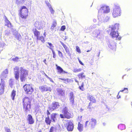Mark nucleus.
<instances>
[{
	"instance_id": "nucleus-1",
	"label": "nucleus",
	"mask_w": 132,
	"mask_h": 132,
	"mask_svg": "<svg viewBox=\"0 0 132 132\" xmlns=\"http://www.w3.org/2000/svg\"><path fill=\"white\" fill-rule=\"evenodd\" d=\"M63 114H60V116L62 118H67L69 119L72 117V116L69 112L68 109L67 107L64 106L62 110Z\"/></svg>"
},
{
	"instance_id": "nucleus-2",
	"label": "nucleus",
	"mask_w": 132,
	"mask_h": 132,
	"mask_svg": "<svg viewBox=\"0 0 132 132\" xmlns=\"http://www.w3.org/2000/svg\"><path fill=\"white\" fill-rule=\"evenodd\" d=\"M23 108L25 112H27L30 109V102L29 98L25 97L23 100Z\"/></svg>"
},
{
	"instance_id": "nucleus-3",
	"label": "nucleus",
	"mask_w": 132,
	"mask_h": 132,
	"mask_svg": "<svg viewBox=\"0 0 132 132\" xmlns=\"http://www.w3.org/2000/svg\"><path fill=\"white\" fill-rule=\"evenodd\" d=\"M119 25V24L116 23L111 27V30L110 35L113 38H117L119 35L118 32Z\"/></svg>"
},
{
	"instance_id": "nucleus-4",
	"label": "nucleus",
	"mask_w": 132,
	"mask_h": 132,
	"mask_svg": "<svg viewBox=\"0 0 132 132\" xmlns=\"http://www.w3.org/2000/svg\"><path fill=\"white\" fill-rule=\"evenodd\" d=\"M20 78L21 81L22 82H24L27 79L28 75V71L22 67L20 68Z\"/></svg>"
},
{
	"instance_id": "nucleus-5",
	"label": "nucleus",
	"mask_w": 132,
	"mask_h": 132,
	"mask_svg": "<svg viewBox=\"0 0 132 132\" xmlns=\"http://www.w3.org/2000/svg\"><path fill=\"white\" fill-rule=\"evenodd\" d=\"M91 35L93 37L97 38L101 40H102L104 37V36L102 32L98 30H95Z\"/></svg>"
},
{
	"instance_id": "nucleus-6",
	"label": "nucleus",
	"mask_w": 132,
	"mask_h": 132,
	"mask_svg": "<svg viewBox=\"0 0 132 132\" xmlns=\"http://www.w3.org/2000/svg\"><path fill=\"white\" fill-rule=\"evenodd\" d=\"M114 6L112 11V14L114 18H116L120 16L121 10L118 4H115Z\"/></svg>"
},
{
	"instance_id": "nucleus-7",
	"label": "nucleus",
	"mask_w": 132,
	"mask_h": 132,
	"mask_svg": "<svg viewBox=\"0 0 132 132\" xmlns=\"http://www.w3.org/2000/svg\"><path fill=\"white\" fill-rule=\"evenodd\" d=\"M20 16L22 18L26 19L28 15V11L26 6H23L20 9Z\"/></svg>"
},
{
	"instance_id": "nucleus-8",
	"label": "nucleus",
	"mask_w": 132,
	"mask_h": 132,
	"mask_svg": "<svg viewBox=\"0 0 132 132\" xmlns=\"http://www.w3.org/2000/svg\"><path fill=\"white\" fill-rule=\"evenodd\" d=\"M10 27L11 31L13 32V34L15 36V37L18 40L20 41L21 38V36L18 33L15 29L12 28L13 27V26L11 24L10 22L9 21V27Z\"/></svg>"
},
{
	"instance_id": "nucleus-9",
	"label": "nucleus",
	"mask_w": 132,
	"mask_h": 132,
	"mask_svg": "<svg viewBox=\"0 0 132 132\" xmlns=\"http://www.w3.org/2000/svg\"><path fill=\"white\" fill-rule=\"evenodd\" d=\"M64 125L69 131H72L74 128V125L72 121L70 120H67L64 123Z\"/></svg>"
},
{
	"instance_id": "nucleus-10",
	"label": "nucleus",
	"mask_w": 132,
	"mask_h": 132,
	"mask_svg": "<svg viewBox=\"0 0 132 132\" xmlns=\"http://www.w3.org/2000/svg\"><path fill=\"white\" fill-rule=\"evenodd\" d=\"M57 93L59 96V98L62 101H64L66 99L64 91L60 89H57Z\"/></svg>"
},
{
	"instance_id": "nucleus-11",
	"label": "nucleus",
	"mask_w": 132,
	"mask_h": 132,
	"mask_svg": "<svg viewBox=\"0 0 132 132\" xmlns=\"http://www.w3.org/2000/svg\"><path fill=\"white\" fill-rule=\"evenodd\" d=\"M98 18L99 20L98 24V26L100 25L103 22L105 23L108 21L110 19V17L108 16L104 18L103 15H98Z\"/></svg>"
},
{
	"instance_id": "nucleus-12",
	"label": "nucleus",
	"mask_w": 132,
	"mask_h": 132,
	"mask_svg": "<svg viewBox=\"0 0 132 132\" xmlns=\"http://www.w3.org/2000/svg\"><path fill=\"white\" fill-rule=\"evenodd\" d=\"M24 90L28 94H30L34 91L33 88L30 85L26 84L23 86Z\"/></svg>"
},
{
	"instance_id": "nucleus-13",
	"label": "nucleus",
	"mask_w": 132,
	"mask_h": 132,
	"mask_svg": "<svg viewBox=\"0 0 132 132\" xmlns=\"http://www.w3.org/2000/svg\"><path fill=\"white\" fill-rule=\"evenodd\" d=\"M45 23L44 21H37L35 23V26L38 29H40L45 26Z\"/></svg>"
},
{
	"instance_id": "nucleus-14",
	"label": "nucleus",
	"mask_w": 132,
	"mask_h": 132,
	"mask_svg": "<svg viewBox=\"0 0 132 132\" xmlns=\"http://www.w3.org/2000/svg\"><path fill=\"white\" fill-rule=\"evenodd\" d=\"M60 106L59 102H54L49 108L50 111H52L57 109Z\"/></svg>"
},
{
	"instance_id": "nucleus-15",
	"label": "nucleus",
	"mask_w": 132,
	"mask_h": 132,
	"mask_svg": "<svg viewBox=\"0 0 132 132\" xmlns=\"http://www.w3.org/2000/svg\"><path fill=\"white\" fill-rule=\"evenodd\" d=\"M98 11L99 12L101 11L103 13H108L110 12V9L109 6H104L101 7Z\"/></svg>"
},
{
	"instance_id": "nucleus-16",
	"label": "nucleus",
	"mask_w": 132,
	"mask_h": 132,
	"mask_svg": "<svg viewBox=\"0 0 132 132\" xmlns=\"http://www.w3.org/2000/svg\"><path fill=\"white\" fill-rule=\"evenodd\" d=\"M14 73L15 77L16 80L19 79V68L18 66H15L14 68Z\"/></svg>"
},
{
	"instance_id": "nucleus-17",
	"label": "nucleus",
	"mask_w": 132,
	"mask_h": 132,
	"mask_svg": "<svg viewBox=\"0 0 132 132\" xmlns=\"http://www.w3.org/2000/svg\"><path fill=\"white\" fill-rule=\"evenodd\" d=\"M8 74V70L7 69H6L2 73L0 76V78H1V81L2 83L4 82L3 81L7 76Z\"/></svg>"
},
{
	"instance_id": "nucleus-18",
	"label": "nucleus",
	"mask_w": 132,
	"mask_h": 132,
	"mask_svg": "<svg viewBox=\"0 0 132 132\" xmlns=\"http://www.w3.org/2000/svg\"><path fill=\"white\" fill-rule=\"evenodd\" d=\"M39 89L42 92L44 91L51 92L52 90V89L50 87L47 86L46 85L40 86L39 87Z\"/></svg>"
},
{
	"instance_id": "nucleus-19",
	"label": "nucleus",
	"mask_w": 132,
	"mask_h": 132,
	"mask_svg": "<svg viewBox=\"0 0 132 132\" xmlns=\"http://www.w3.org/2000/svg\"><path fill=\"white\" fill-rule=\"evenodd\" d=\"M27 121L28 123L30 124H33L34 122V121L32 117L30 114L28 115L27 116Z\"/></svg>"
},
{
	"instance_id": "nucleus-20",
	"label": "nucleus",
	"mask_w": 132,
	"mask_h": 132,
	"mask_svg": "<svg viewBox=\"0 0 132 132\" xmlns=\"http://www.w3.org/2000/svg\"><path fill=\"white\" fill-rule=\"evenodd\" d=\"M116 43L114 41H110L108 44L109 47L111 49L114 50L116 47Z\"/></svg>"
},
{
	"instance_id": "nucleus-21",
	"label": "nucleus",
	"mask_w": 132,
	"mask_h": 132,
	"mask_svg": "<svg viewBox=\"0 0 132 132\" xmlns=\"http://www.w3.org/2000/svg\"><path fill=\"white\" fill-rule=\"evenodd\" d=\"M89 125H90L91 128H94L96 125V120L94 118H92L91 119L90 122H89Z\"/></svg>"
},
{
	"instance_id": "nucleus-22",
	"label": "nucleus",
	"mask_w": 132,
	"mask_h": 132,
	"mask_svg": "<svg viewBox=\"0 0 132 132\" xmlns=\"http://www.w3.org/2000/svg\"><path fill=\"white\" fill-rule=\"evenodd\" d=\"M58 115V114L56 113H52L51 116V119L52 122H55L57 120L56 117Z\"/></svg>"
},
{
	"instance_id": "nucleus-23",
	"label": "nucleus",
	"mask_w": 132,
	"mask_h": 132,
	"mask_svg": "<svg viewBox=\"0 0 132 132\" xmlns=\"http://www.w3.org/2000/svg\"><path fill=\"white\" fill-rule=\"evenodd\" d=\"M56 68L58 70V72L60 73L61 74L62 72L65 73H67L65 71H64L63 69L60 66H58L56 64Z\"/></svg>"
},
{
	"instance_id": "nucleus-24",
	"label": "nucleus",
	"mask_w": 132,
	"mask_h": 132,
	"mask_svg": "<svg viewBox=\"0 0 132 132\" xmlns=\"http://www.w3.org/2000/svg\"><path fill=\"white\" fill-rule=\"evenodd\" d=\"M5 86V84L4 82L2 83V86L0 89V94L1 95L3 93L4 87Z\"/></svg>"
},
{
	"instance_id": "nucleus-25",
	"label": "nucleus",
	"mask_w": 132,
	"mask_h": 132,
	"mask_svg": "<svg viewBox=\"0 0 132 132\" xmlns=\"http://www.w3.org/2000/svg\"><path fill=\"white\" fill-rule=\"evenodd\" d=\"M88 99L93 103L96 102V100L95 98L93 96L89 95L88 97Z\"/></svg>"
},
{
	"instance_id": "nucleus-26",
	"label": "nucleus",
	"mask_w": 132,
	"mask_h": 132,
	"mask_svg": "<svg viewBox=\"0 0 132 132\" xmlns=\"http://www.w3.org/2000/svg\"><path fill=\"white\" fill-rule=\"evenodd\" d=\"M52 121L51 119H50L49 118V116L48 117H46L45 118V122L47 125H50Z\"/></svg>"
},
{
	"instance_id": "nucleus-27",
	"label": "nucleus",
	"mask_w": 132,
	"mask_h": 132,
	"mask_svg": "<svg viewBox=\"0 0 132 132\" xmlns=\"http://www.w3.org/2000/svg\"><path fill=\"white\" fill-rule=\"evenodd\" d=\"M83 128V125L81 124L79 122L78 127V129L81 132L82 131Z\"/></svg>"
},
{
	"instance_id": "nucleus-28",
	"label": "nucleus",
	"mask_w": 132,
	"mask_h": 132,
	"mask_svg": "<svg viewBox=\"0 0 132 132\" xmlns=\"http://www.w3.org/2000/svg\"><path fill=\"white\" fill-rule=\"evenodd\" d=\"M57 24L56 21L55 20H53V23L52 24V26L51 27V29L52 30H53L54 28L56 26Z\"/></svg>"
},
{
	"instance_id": "nucleus-29",
	"label": "nucleus",
	"mask_w": 132,
	"mask_h": 132,
	"mask_svg": "<svg viewBox=\"0 0 132 132\" xmlns=\"http://www.w3.org/2000/svg\"><path fill=\"white\" fill-rule=\"evenodd\" d=\"M84 73H79L78 75V76L79 79H82L83 78L85 79V78L86 76L85 75H84Z\"/></svg>"
},
{
	"instance_id": "nucleus-30",
	"label": "nucleus",
	"mask_w": 132,
	"mask_h": 132,
	"mask_svg": "<svg viewBox=\"0 0 132 132\" xmlns=\"http://www.w3.org/2000/svg\"><path fill=\"white\" fill-rule=\"evenodd\" d=\"M118 128L121 130H122L125 129V126L123 124H120L118 125Z\"/></svg>"
},
{
	"instance_id": "nucleus-31",
	"label": "nucleus",
	"mask_w": 132,
	"mask_h": 132,
	"mask_svg": "<svg viewBox=\"0 0 132 132\" xmlns=\"http://www.w3.org/2000/svg\"><path fill=\"white\" fill-rule=\"evenodd\" d=\"M70 104H71V106L74 107L76 106V104L74 103V99H70Z\"/></svg>"
},
{
	"instance_id": "nucleus-32",
	"label": "nucleus",
	"mask_w": 132,
	"mask_h": 132,
	"mask_svg": "<svg viewBox=\"0 0 132 132\" xmlns=\"http://www.w3.org/2000/svg\"><path fill=\"white\" fill-rule=\"evenodd\" d=\"M15 91L13 90L11 93V97L12 100H13L14 99V97L15 95Z\"/></svg>"
},
{
	"instance_id": "nucleus-33",
	"label": "nucleus",
	"mask_w": 132,
	"mask_h": 132,
	"mask_svg": "<svg viewBox=\"0 0 132 132\" xmlns=\"http://www.w3.org/2000/svg\"><path fill=\"white\" fill-rule=\"evenodd\" d=\"M85 127L86 128H91L90 125H89V121H86L85 123Z\"/></svg>"
},
{
	"instance_id": "nucleus-34",
	"label": "nucleus",
	"mask_w": 132,
	"mask_h": 132,
	"mask_svg": "<svg viewBox=\"0 0 132 132\" xmlns=\"http://www.w3.org/2000/svg\"><path fill=\"white\" fill-rule=\"evenodd\" d=\"M47 44L49 45V46H47L46 45V46L47 47L49 48L50 49L52 50H53V48L52 47H53V46L52 44L51 43H50L49 42L47 43Z\"/></svg>"
},
{
	"instance_id": "nucleus-35",
	"label": "nucleus",
	"mask_w": 132,
	"mask_h": 132,
	"mask_svg": "<svg viewBox=\"0 0 132 132\" xmlns=\"http://www.w3.org/2000/svg\"><path fill=\"white\" fill-rule=\"evenodd\" d=\"M56 130V127H52L50 129L49 132H54Z\"/></svg>"
},
{
	"instance_id": "nucleus-36",
	"label": "nucleus",
	"mask_w": 132,
	"mask_h": 132,
	"mask_svg": "<svg viewBox=\"0 0 132 132\" xmlns=\"http://www.w3.org/2000/svg\"><path fill=\"white\" fill-rule=\"evenodd\" d=\"M96 27V24H94L90 26L89 28V30H92L93 29L95 28Z\"/></svg>"
},
{
	"instance_id": "nucleus-37",
	"label": "nucleus",
	"mask_w": 132,
	"mask_h": 132,
	"mask_svg": "<svg viewBox=\"0 0 132 132\" xmlns=\"http://www.w3.org/2000/svg\"><path fill=\"white\" fill-rule=\"evenodd\" d=\"M75 96H74V94L73 92H71L70 94V99H74Z\"/></svg>"
},
{
	"instance_id": "nucleus-38",
	"label": "nucleus",
	"mask_w": 132,
	"mask_h": 132,
	"mask_svg": "<svg viewBox=\"0 0 132 132\" xmlns=\"http://www.w3.org/2000/svg\"><path fill=\"white\" fill-rule=\"evenodd\" d=\"M126 90L127 91L128 90V88H124V89L122 90H120V91H119L118 94V95L117 96V97L118 99L120 98L121 97V96L120 95H119V93L120 92H123L124 90Z\"/></svg>"
},
{
	"instance_id": "nucleus-39",
	"label": "nucleus",
	"mask_w": 132,
	"mask_h": 132,
	"mask_svg": "<svg viewBox=\"0 0 132 132\" xmlns=\"http://www.w3.org/2000/svg\"><path fill=\"white\" fill-rule=\"evenodd\" d=\"M60 42L61 44V45L63 46V47L65 49V51L66 50H67L69 49V48L67 47V46L65 45L62 42L60 41Z\"/></svg>"
},
{
	"instance_id": "nucleus-40",
	"label": "nucleus",
	"mask_w": 132,
	"mask_h": 132,
	"mask_svg": "<svg viewBox=\"0 0 132 132\" xmlns=\"http://www.w3.org/2000/svg\"><path fill=\"white\" fill-rule=\"evenodd\" d=\"M84 82H82V83L81 85V86H79V88L82 91L84 90V89L83 88L84 85Z\"/></svg>"
},
{
	"instance_id": "nucleus-41",
	"label": "nucleus",
	"mask_w": 132,
	"mask_h": 132,
	"mask_svg": "<svg viewBox=\"0 0 132 132\" xmlns=\"http://www.w3.org/2000/svg\"><path fill=\"white\" fill-rule=\"evenodd\" d=\"M81 69L80 68L78 69L75 68L73 69V71L74 72H80L81 71Z\"/></svg>"
},
{
	"instance_id": "nucleus-42",
	"label": "nucleus",
	"mask_w": 132,
	"mask_h": 132,
	"mask_svg": "<svg viewBox=\"0 0 132 132\" xmlns=\"http://www.w3.org/2000/svg\"><path fill=\"white\" fill-rule=\"evenodd\" d=\"M40 34L39 32L36 30L34 32L35 35L36 36H39V35H40Z\"/></svg>"
},
{
	"instance_id": "nucleus-43",
	"label": "nucleus",
	"mask_w": 132,
	"mask_h": 132,
	"mask_svg": "<svg viewBox=\"0 0 132 132\" xmlns=\"http://www.w3.org/2000/svg\"><path fill=\"white\" fill-rule=\"evenodd\" d=\"M16 2L17 4H19L23 3L24 2L22 0H16Z\"/></svg>"
},
{
	"instance_id": "nucleus-44",
	"label": "nucleus",
	"mask_w": 132,
	"mask_h": 132,
	"mask_svg": "<svg viewBox=\"0 0 132 132\" xmlns=\"http://www.w3.org/2000/svg\"><path fill=\"white\" fill-rule=\"evenodd\" d=\"M5 17L6 18V19L5 20V22L6 23V24H5V25L7 26V27H8V20L6 16H5Z\"/></svg>"
},
{
	"instance_id": "nucleus-45",
	"label": "nucleus",
	"mask_w": 132,
	"mask_h": 132,
	"mask_svg": "<svg viewBox=\"0 0 132 132\" xmlns=\"http://www.w3.org/2000/svg\"><path fill=\"white\" fill-rule=\"evenodd\" d=\"M13 80L12 79H11L10 80L9 83L10 85V86L12 87V85H13Z\"/></svg>"
},
{
	"instance_id": "nucleus-46",
	"label": "nucleus",
	"mask_w": 132,
	"mask_h": 132,
	"mask_svg": "<svg viewBox=\"0 0 132 132\" xmlns=\"http://www.w3.org/2000/svg\"><path fill=\"white\" fill-rule=\"evenodd\" d=\"M49 9L51 13L52 14H53L54 13V10L53 8L52 7H51L49 8Z\"/></svg>"
},
{
	"instance_id": "nucleus-47",
	"label": "nucleus",
	"mask_w": 132,
	"mask_h": 132,
	"mask_svg": "<svg viewBox=\"0 0 132 132\" xmlns=\"http://www.w3.org/2000/svg\"><path fill=\"white\" fill-rule=\"evenodd\" d=\"M60 79L63 80L64 82L66 83H67L68 82V79L60 78Z\"/></svg>"
},
{
	"instance_id": "nucleus-48",
	"label": "nucleus",
	"mask_w": 132,
	"mask_h": 132,
	"mask_svg": "<svg viewBox=\"0 0 132 132\" xmlns=\"http://www.w3.org/2000/svg\"><path fill=\"white\" fill-rule=\"evenodd\" d=\"M19 58L18 57H16L15 58H13L12 60L13 61L17 62L18 61V60L19 59Z\"/></svg>"
},
{
	"instance_id": "nucleus-49",
	"label": "nucleus",
	"mask_w": 132,
	"mask_h": 132,
	"mask_svg": "<svg viewBox=\"0 0 132 132\" xmlns=\"http://www.w3.org/2000/svg\"><path fill=\"white\" fill-rule=\"evenodd\" d=\"M65 51L67 53L68 55L70 56L71 57V54L70 53V51H69V49L66 50H65Z\"/></svg>"
},
{
	"instance_id": "nucleus-50",
	"label": "nucleus",
	"mask_w": 132,
	"mask_h": 132,
	"mask_svg": "<svg viewBox=\"0 0 132 132\" xmlns=\"http://www.w3.org/2000/svg\"><path fill=\"white\" fill-rule=\"evenodd\" d=\"M39 40H40L42 42L44 43V38L43 36H40L39 37Z\"/></svg>"
},
{
	"instance_id": "nucleus-51",
	"label": "nucleus",
	"mask_w": 132,
	"mask_h": 132,
	"mask_svg": "<svg viewBox=\"0 0 132 132\" xmlns=\"http://www.w3.org/2000/svg\"><path fill=\"white\" fill-rule=\"evenodd\" d=\"M45 2L47 5V6L49 8L52 7L51 4L48 2L46 1Z\"/></svg>"
},
{
	"instance_id": "nucleus-52",
	"label": "nucleus",
	"mask_w": 132,
	"mask_h": 132,
	"mask_svg": "<svg viewBox=\"0 0 132 132\" xmlns=\"http://www.w3.org/2000/svg\"><path fill=\"white\" fill-rule=\"evenodd\" d=\"M76 50L79 53H81L80 50L79 49V47L77 46H76Z\"/></svg>"
},
{
	"instance_id": "nucleus-53",
	"label": "nucleus",
	"mask_w": 132,
	"mask_h": 132,
	"mask_svg": "<svg viewBox=\"0 0 132 132\" xmlns=\"http://www.w3.org/2000/svg\"><path fill=\"white\" fill-rule=\"evenodd\" d=\"M58 55L59 56L61 57H62L63 56L62 54V52L59 51H58Z\"/></svg>"
},
{
	"instance_id": "nucleus-54",
	"label": "nucleus",
	"mask_w": 132,
	"mask_h": 132,
	"mask_svg": "<svg viewBox=\"0 0 132 132\" xmlns=\"http://www.w3.org/2000/svg\"><path fill=\"white\" fill-rule=\"evenodd\" d=\"M65 29V26H63L61 27L60 29V30L61 31H64Z\"/></svg>"
},
{
	"instance_id": "nucleus-55",
	"label": "nucleus",
	"mask_w": 132,
	"mask_h": 132,
	"mask_svg": "<svg viewBox=\"0 0 132 132\" xmlns=\"http://www.w3.org/2000/svg\"><path fill=\"white\" fill-rule=\"evenodd\" d=\"M52 53H53V57L54 58H55L56 57V54H55V52L53 50H52Z\"/></svg>"
},
{
	"instance_id": "nucleus-56",
	"label": "nucleus",
	"mask_w": 132,
	"mask_h": 132,
	"mask_svg": "<svg viewBox=\"0 0 132 132\" xmlns=\"http://www.w3.org/2000/svg\"><path fill=\"white\" fill-rule=\"evenodd\" d=\"M50 112H49V110H47V117H48V116H49V115H50Z\"/></svg>"
},
{
	"instance_id": "nucleus-57",
	"label": "nucleus",
	"mask_w": 132,
	"mask_h": 132,
	"mask_svg": "<svg viewBox=\"0 0 132 132\" xmlns=\"http://www.w3.org/2000/svg\"><path fill=\"white\" fill-rule=\"evenodd\" d=\"M5 129L6 132H8V129L7 127H5Z\"/></svg>"
},
{
	"instance_id": "nucleus-58",
	"label": "nucleus",
	"mask_w": 132,
	"mask_h": 132,
	"mask_svg": "<svg viewBox=\"0 0 132 132\" xmlns=\"http://www.w3.org/2000/svg\"><path fill=\"white\" fill-rule=\"evenodd\" d=\"M48 79L50 80V81L53 83H54V81H53V80H52L51 78H50Z\"/></svg>"
},
{
	"instance_id": "nucleus-59",
	"label": "nucleus",
	"mask_w": 132,
	"mask_h": 132,
	"mask_svg": "<svg viewBox=\"0 0 132 132\" xmlns=\"http://www.w3.org/2000/svg\"><path fill=\"white\" fill-rule=\"evenodd\" d=\"M79 63H80V64H81V65H83V63L79 59Z\"/></svg>"
},
{
	"instance_id": "nucleus-60",
	"label": "nucleus",
	"mask_w": 132,
	"mask_h": 132,
	"mask_svg": "<svg viewBox=\"0 0 132 132\" xmlns=\"http://www.w3.org/2000/svg\"><path fill=\"white\" fill-rule=\"evenodd\" d=\"M75 81L76 82L78 83V84L79 85L78 81L76 79H75Z\"/></svg>"
},
{
	"instance_id": "nucleus-61",
	"label": "nucleus",
	"mask_w": 132,
	"mask_h": 132,
	"mask_svg": "<svg viewBox=\"0 0 132 132\" xmlns=\"http://www.w3.org/2000/svg\"><path fill=\"white\" fill-rule=\"evenodd\" d=\"M93 21L94 22H95L96 21V20L95 19H94L93 20Z\"/></svg>"
},
{
	"instance_id": "nucleus-62",
	"label": "nucleus",
	"mask_w": 132,
	"mask_h": 132,
	"mask_svg": "<svg viewBox=\"0 0 132 132\" xmlns=\"http://www.w3.org/2000/svg\"><path fill=\"white\" fill-rule=\"evenodd\" d=\"M46 59H45L44 61H43V62L46 64Z\"/></svg>"
},
{
	"instance_id": "nucleus-63",
	"label": "nucleus",
	"mask_w": 132,
	"mask_h": 132,
	"mask_svg": "<svg viewBox=\"0 0 132 132\" xmlns=\"http://www.w3.org/2000/svg\"><path fill=\"white\" fill-rule=\"evenodd\" d=\"M84 110V109H82V108H81L80 109V112H82Z\"/></svg>"
},
{
	"instance_id": "nucleus-64",
	"label": "nucleus",
	"mask_w": 132,
	"mask_h": 132,
	"mask_svg": "<svg viewBox=\"0 0 132 132\" xmlns=\"http://www.w3.org/2000/svg\"><path fill=\"white\" fill-rule=\"evenodd\" d=\"M46 77L48 79H49L50 77H49L47 75H46Z\"/></svg>"
}]
</instances>
